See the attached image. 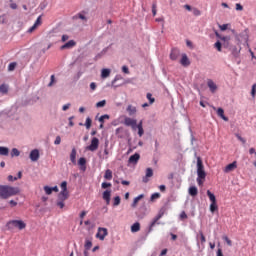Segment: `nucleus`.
Masks as SVG:
<instances>
[{"mask_svg":"<svg viewBox=\"0 0 256 256\" xmlns=\"http://www.w3.org/2000/svg\"><path fill=\"white\" fill-rule=\"evenodd\" d=\"M197 183L201 187L203 183H205V177H207V173H205V166L203 165V160L201 158H197Z\"/></svg>","mask_w":256,"mask_h":256,"instance_id":"nucleus-1","label":"nucleus"},{"mask_svg":"<svg viewBox=\"0 0 256 256\" xmlns=\"http://www.w3.org/2000/svg\"><path fill=\"white\" fill-rule=\"evenodd\" d=\"M27 227V224L23 222V220H10L6 224V228L9 231H13V229H19L20 231L25 229Z\"/></svg>","mask_w":256,"mask_h":256,"instance_id":"nucleus-2","label":"nucleus"},{"mask_svg":"<svg viewBox=\"0 0 256 256\" xmlns=\"http://www.w3.org/2000/svg\"><path fill=\"white\" fill-rule=\"evenodd\" d=\"M208 197L210 199V212L217 213L219 211V206L217 205V198L214 193H208Z\"/></svg>","mask_w":256,"mask_h":256,"instance_id":"nucleus-3","label":"nucleus"},{"mask_svg":"<svg viewBox=\"0 0 256 256\" xmlns=\"http://www.w3.org/2000/svg\"><path fill=\"white\" fill-rule=\"evenodd\" d=\"M69 199V193H59L57 196L56 205L60 209H63L65 207V201Z\"/></svg>","mask_w":256,"mask_h":256,"instance_id":"nucleus-4","label":"nucleus"},{"mask_svg":"<svg viewBox=\"0 0 256 256\" xmlns=\"http://www.w3.org/2000/svg\"><path fill=\"white\" fill-rule=\"evenodd\" d=\"M88 151H97L99 149V138L93 137L91 140V144L86 148Z\"/></svg>","mask_w":256,"mask_h":256,"instance_id":"nucleus-5","label":"nucleus"},{"mask_svg":"<svg viewBox=\"0 0 256 256\" xmlns=\"http://www.w3.org/2000/svg\"><path fill=\"white\" fill-rule=\"evenodd\" d=\"M107 235H109L107 228H98V232L96 234L97 239H100V241H105V237H107Z\"/></svg>","mask_w":256,"mask_h":256,"instance_id":"nucleus-6","label":"nucleus"},{"mask_svg":"<svg viewBox=\"0 0 256 256\" xmlns=\"http://www.w3.org/2000/svg\"><path fill=\"white\" fill-rule=\"evenodd\" d=\"M41 201H42L44 207H46L48 209V211H51L52 207L49 206V203L50 204L53 203V200H51L49 198V193H47L46 195L42 196Z\"/></svg>","mask_w":256,"mask_h":256,"instance_id":"nucleus-7","label":"nucleus"},{"mask_svg":"<svg viewBox=\"0 0 256 256\" xmlns=\"http://www.w3.org/2000/svg\"><path fill=\"white\" fill-rule=\"evenodd\" d=\"M124 124L127 127H132V129H137V120L133 118H129V117L125 118Z\"/></svg>","mask_w":256,"mask_h":256,"instance_id":"nucleus-8","label":"nucleus"},{"mask_svg":"<svg viewBox=\"0 0 256 256\" xmlns=\"http://www.w3.org/2000/svg\"><path fill=\"white\" fill-rule=\"evenodd\" d=\"M0 193H17V190L11 186L0 185Z\"/></svg>","mask_w":256,"mask_h":256,"instance_id":"nucleus-9","label":"nucleus"},{"mask_svg":"<svg viewBox=\"0 0 256 256\" xmlns=\"http://www.w3.org/2000/svg\"><path fill=\"white\" fill-rule=\"evenodd\" d=\"M76 45H77V42H75V40H69L68 42H66L64 45L60 47V50L65 51V49H73V47H75Z\"/></svg>","mask_w":256,"mask_h":256,"instance_id":"nucleus-10","label":"nucleus"},{"mask_svg":"<svg viewBox=\"0 0 256 256\" xmlns=\"http://www.w3.org/2000/svg\"><path fill=\"white\" fill-rule=\"evenodd\" d=\"M179 55H181V51L177 48H173L170 53V59L172 61H177V59H179Z\"/></svg>","mask_w":256,"mask_h":256,"instance_id":"nucleus-11","label":"nucleus"},{"mask_svg":"<svg viewBox=\"0 0 256 256\" xmlns=\"http://www.w3.org/2000/svg\"><path fill=\"white\" fill-rule=\"evenodd\" d=\"M139 159H141V155H139V153H135L132 156H130L128 163L132 165H137V163L139 162Z\"/></svg>","mask_w":256,"mask_h":256,"instance_id":"nucleus-12","label":"nucleus"},{"mask_svg":"<svg viewBox=\"0 0 256 256\" xmlns=\"http://www.w3.org/2000/svg\"><path fill=\"white\" fill-rule=\"evenodd\" d=\"M70 161L73 163V165H77V149L75 148H72L70 153Z\"/></svg>","mask_w":256,"mask_h":256,"instance_id":"nucleus-13","label":"nucleus"},{"mask_svg":"<svg viewBox=\"0 0 256 256\" xmlns=\"http://www.w3.org/2000/svg\"><path fill=\"white\" fill-rule=\"evenodd\" d=\"M237 167V162L234 161L230 164H228L225 169H224V172L225 173H231V171H235V168Z\"/></svg>","mask_w":256,"mask_h":256,"instance_id":"nucleus-14","label":"nucleus"},{"mask_svg":"<svg viewBox=\"0 0 256 256\" xmlns=\"http://www.w3.org/2000/svg\"><path fill=\"white\" fill-rule=\"evenodd\" d=\"M30 159L31 161H39V150L34 149L30 152Z\"/></svg>","mask_w":256,"mask_h":256,"instance_id":"nucleus-15","label":"nucleus"},{"mask_svg":"<svg viewBox=\"0 0 256 256\" xmlns=\"http://www.w3.org/2000/svg\"><path fill=\"white\" fill-rule=\"evenodd\" d=\"M180 63H181V65H183V67H189V65H191V62L189 61L187 54H182Z\"/></svg>","mask_w":256,"mask_h":256,"instance_id":"nucleus-16","label":"nucleus"},{"mask_svg":"<svg viewBox=\"0 0 256 256\" xmlns=\"http://www.w3.org/2000/svg\"><path fill=\"white\" fill-rule=\"evenodd\" d=\"M207 85L211 91V93H215V91H217V84H215V82L211 79H209L207 81Z\"/></svg>","mask_w":256,"mask_h":256,"instance_id":"nucleus-17","label":"nucleus"},{"mask_svg":"<svg viewBox=\"0 0 256 256\" xmlns=\"http://www.w3.org/2000/svg\"><path fill=\"white\" fill-rule=\"evenodd\" d=\"M217 115H218V117H221V119H223V121H229V118L226 117L225 110H223V108L217 109Z\"/></svg>","mask_w":256,"mask_h":256,"instance_id":"nucleus-18","label":"nucleus"},{"mask_svg":"<svg viewBox=\"0 0 256 256\" xmlns=\"http://www.w3.org/2000/svg\"><path fill=\"white\" fill-rule=\"evenodd\" d=\"M163 216L157 214L155 216V218L153 219V221L151 222L150 224V227H149V231H153V228L155 227V225H157V221H159V219H161Z\"/></svg>","mask_w":256,"mask_h":256,"instance_id":"nucleus-19","label":"nucleus"},{"mask_svg":"<svg viewBox=\"0 0 256 256\" xmlns=\"http://www.w3.org/2000/svg\"><path fill=\"white\" fill-rule=\"evenodd\" d=\"M44 191H45V193H53V191L55 193H58L59 192V188L57 186H54V187L45 186L44 187Z\"/></svg>","mask_w":256,"mask_h":256,"instance_id":"nucleus-20","label":"nucleus"},{"mask_svg":"<svg viewBox=\"0 0 256 256\" xmlns=\"http://www.w3.org/2000/svg\"><path fill=\"white\" fill-rule=\"evenodd\" d=\"M138 231H141V224L136 222L131 226V233H138Z\"/></svg>","mask_w":256,"mask_h":256,"instance_id":"nucleus-21","label":"nucleus"},{"mask_svg":"<svg viewBox=\"0 0 256 256\" xmlns=\"http://www.w3.org/2000/svg\"><path fill=\"white\" fill-rule=\"evenodd\" d=\"M126 111L130 116L135 115V113H137V108L133 105H128Z\"/></svg>","mask_w":256,"mask_h":256,"instance_id":"nucleus-22","label":"nucleus"},{"mask_svg":"<svg viewBox=\"0 0 256 256\" xmlns=\"http://www.w3.org/2000/svg\"><path fill=\"white\" fill-rule=\"evenodd\" d=\"M104 179L111 181V179H113V171L107 169L104 174Z\"/></svg>","mask_w":256,"mask_h":256,"instance_id":"nucleus-23","label":"nucleus"},{"mask_svg":"<svg viewBox=\"0 0 256 256\" xmlns=\"http://www.w3.org/2000/svg\"><path fill=\"white\" fill-rule=\"evenodd\" d=\"M110 75H111V70L107 68L102 69V72H101L102 79H107V77H109Z\"/></svg>","mask_w":256,"mask_h":256,"instance_id":"nucleus-24","label":"nucleus"},{"mask_svg":"<svg viewBox=\"0 0 256 256\" xmlns=\"http://www.w3.org/2000/svg\"><path fill=\"white\" fill-rule=\"evenodd\" d=\"M136 129H138L139 137H143V133H145L143 130V122H140L138 125L136 124Z\"/></svg>","mask_w":256,"mask_h":256,"instance_id":"nucleus-25","label":"nucleus"},{"mask_svg":"<svg viewBox=\"0 0 256 256\" xmlns=\"http://www.w3.org/2000/svg\"><path fill=\"white\" fill-rule=\"evenodd\" d=\"M0 155L7 157L9 155V148L0 146Z\"/></svg>","mask_w":256,"mask_h":256,"instance_id":"nucleus-26","label":"nucleus"},{"mask_svg":"<svg viewBox=\"0 0 256 256\" xmlns=\"http://www.w3.org/2000/svg\"><path fill=\"white\" fill-rule=\"evenodd\" d=\"M23 177V173L21 171L18 172V177H13V175L8 176V181H17V179H21Z\"/></svg>","mask_w":256,"mask_h":256,"instance_id":"nucleus-27","label":"nucleus"},{"mask_svg":"<svg viewBox=\"0 0 256 256\" xmlns=\"http://www.w3.org/2000/svg\"><path fill=\"white\" fill-rule=\"evenodd\" d=\"M144 195L140 194L139 196H137L136 198H134L133 203H132V207H137V203H139V201H141V199H143Z\"/></svg>","mask_w":256,"mask_h":256,"instance_id":"nucleus-28","label":"nucleus"},{"mask_svg":"<svg viewBox=\"0 0 256 256\" xmlns=\"http://www.w3.org/2000/svg\"><path fill=\"white\" fill-rule=\"evenodd\" d=\"M0 93H2L3 95H6V93H9V86L2 84L0 86Z\"/></svg>","mask_w":256,"mask_h":256,"instance_id":"nucleus-29","label":"nucleus"},{"mask_svg":"<svg viewBox=\"0 0 256 256\" xmlns=\"http://www.w3.org/2000/svg\"><path fill=\"white\" fill-rule=\"evenodd\" d=\"M103 199L109 205L111 203V193H103Z\"/></svg>","mask_w":256,"mask_h":256,"instance_id":"nucleus-30","label":"nucleus"},{"mask_svg":"<svg viewBox=\"0 0 256 256\" xmlns=\"http://www.w3.org/2000/svg\"><path fill=\"white\" fill-rule=\"evenodd\" d=\"M84 247H85V251H89V249L93 247V242H91V240L89 239H86Z\"/></svg>","mask_w":256,"mask_h":256,"instance_id":"nucleus-31","label":"nucleus"},{"mask_svg":"<svg viewBox=\"0 0 256 256\" xmlns=\"http://www.w3.org/2000/svg\"><path fill=\"white\" fill-rule=\"evenodd\" d=\"M84 13H85V12H83V13H78L76 16H74V19H81L82 21H87V17L85 16Z\"/></svg>","mask_w":256,"mask_h":256,"instance_id":"nucleus-32","label":"nucleus"},{"mask_svg":"<svg viewBox=\"0 0 256 256\" xmlns=\"http://www.w3.org/2000/svg\"><path fill=\"white\" fill-rule=\"evenodd\" d=\"M120 204H121V197L115 196V197H114V200H113V205H114V207H117V206H119Z\"/></svg>","mask_w":256,"mask_h":256,"instance_id":"nucleus-33","label":"nucleus"},{"mask_svg":"<svg viewBox=\"0 0 256 256\" xmlns=\"http://www.w3.org/2000/svg\"><path fill=\"white\" fill-rule=\"evenodd\" d=\"M146 97H147V99H148L150 105H153V104L155 103V98H153V94L147 93V94H146Z\"/></svg>","mask_w":256,"mask_h":256,"instance_id":"nucleus-34","label":"nucleus"},{"mask_svg":"<svg viewBox=\"0 0 256 256\" xmlns=\"http://www.w3.org/2000/svg\"><path fill=\"white\" fill-rule=\"evenodd\" d=\"M92 123H93V120H91L90 117H87V118H86V122H85V127H86V129H91Z\"/></svg>","mask_w":256,"mask_h":256,"instance_id":"nucleus-35","label":"nucleus"},{"mask_svg":"<svg viewBox=\"0 0 256 256\" xmlns=\"http://www.w3.org/2000/svg\"><path fill=\"white\" fill-rule=\"evenodd\" d=\"M19 155H21V152H19V150L17 148H13L11 151V156L12 157H19Z\"/></svg>","mask_w":256,"mask_h":256,"instance_id":"nucleus-36","label":"nucleus"},{"mask_svg":"<svg viewBox=\"0 0 256 256\" xmlns=\"http://www.w3.org/2000/svg\"><path fill=\"white\" fill-rule=\"evenodd\" d=\"M87 164V160L85 158H80L78 160V165H80V167H85V165Z\"/></svg>","mask_w":256,"mask_h":256,"instance_id":"nucleus-37","label":"nucleus"},{"mask_svg":"<svg viewBox=\"0 0 256 256\" xmlns=\"http://www.w3.org/2000/svg\"><path fill=\"white\" fill-rule=\"evenodd\" d=\"M109 143L105 142V149H104V155H106L105 159H109V157L107 155H109Z\"/></svg>","mask_w":256,"mask_h":256,"instance_id":"nucleus-38","label":"nucleus"},{"mask_svg":"<svg viewBox=\"0 0 256 256\" xmlns=\"http://www.w3.org/2000/svg\"><path fill=\"white\" fill-rule=\"evenodd\" d=\"M161 197V194H159V193H154V194H152L151 195V197H150V201H155L156 199H159Z\"/></svg>","mask_w":256,"mask_h":256,"instance_id":"nucleus-39","label":"nucleus"},{"mask_svg":"<svg viewBox=\"0 0 256 256\" xmlns=\"http://www.w3.org/2000/svg\"><path fill=\"white\" fill-rule=\"evenodd\" d=\"M105 105H107V101L106 100H102V101L96 103V107L97 108L105 107Z\"/></svg>","mask_w":256,"mask_h":256,"instance_id":"nucleus-40","label":"nucleus"},{"mask_svg":"<svg viewBox=\"0 0 256 256\" xmlns=\"http://www.w3.org/2000/svg\"><path fill=\"white\" fill-rule=\"evenodd\" d=\"M165 213H167V207L163 206L159 212L158 215H160L161 217H163V215H165Z\"/></svg>","mask_w":256,"mask_h":256,"instance_id":"nucleus-41","label":"nucleus"},{"mask_svg":"<svg viewBox=\"0 0 256 256\" xmlns=\"http://www.w3.org/2000/svg\"><path fill=\"white\" fill-rule=\"evenodd\" d=\"M60 187L62 189V193H65V191H67V181H63Z\"/></svg>","mask_w":256,"mask_h":256,"instance_id":"nucleus-42","label":"nucleus"},{"mask_svg":"<svg viewBox=\"0 0 256 256\" xmlns=\"http://www.w3.org/2000/svg\"><path fill=\"white\" fill-rule=\"evenodd\" d=\"M152 15L155 17L157 15V3L152 4Z\"/></svg>","mask_w":256,"mask_h":256,"instance_id":"nucleus-43","label":"nucleus"},{"mask_svg":"<svg viewBox=\"0 0 256 256\" xmlns=\"http://www.w3.org/2000/svg\"><path fill=\"white\" fill-rule=\"evenodd\" d=\"M15 67H17V63L12 62V63L9 64L8 70L15 71Z\"/></svg>","mask_w":256,"mask_h":256,"instance_id":"nucleus-44","label":"nucleus"},{"mask_svg":"<svg viewBox=\"0 0 256 256\" xmlns=\"http://www.w3.org/2000/svg\"><path fill=\"white\" fill-rule=\"evenodd\" d=\"M146 177H153V169L151 168L146 169Z\"/></svg>","mask_w":256,"mask_h":256,"instance_id":"nucleus-45","label":"nucleus"},{"mask_svg":"<svg viewBox=\"0 0 256 256\" xmlns=\"http://www.w3.org/2000/svg\"><path fill=\"white\" fill-rule=\"evenodd\" d=\"M105 119H109V115H108V114L102 115V116L99 118V122H100V123H105Z\"/></svg>","mask_w":256,"mask_h":256,"instance_id":"nucleus-46","label":"nucleus"},{"mask_svg":"<svg viewBox=\"0 0 256 256\" xmlns=\"http://www.w3.org/2000/svg\"><path fill=\"white\" fill-rule=\"evenodd\" d=\"M193 15H195V17H199V15H201V10L197 9V8H193Z\"/></svg>","mask_w":256,"mask_h":256,"instance_id":"nucleus-47","label":"nucleus"},{"mask_svg":"<svg viewBox=\"0 0 256 256\" xmlns=\"http://www.w3.org/2000/svg\"><path fill=\"white\" fill-rule=\"evenodd\" d=\"M255 95H256V84H253L252 90H251V96L253 97V99H255Z\"/></svg>","mask_w":256,"mask_h":256,"instance_id":"nucleus-48","label":"nucleus"},{"mask_svg":"<svg viewBox=\"0 0 256 256\" xmlns=\"http://www.w3.org/2000/svg\"><path fill=\"white\" fill-rule=\"evenodd\" d=\"M11 195H13V193H0L2 199H7V197H11Z\"/></svg>","mask_w":256,"mask_h":256,"instance_id":"nucleus-49","label":"nucleus"},{"mask_svg":"<svg viewBox=\"0 0 256 256\" xmlns=\"http://www.w3.org/2000/svg\"><path fill=\"white\" fill-rule=\"evenodd\" d=\"M236 137H237L238 141H241V143H243V144L247 143V140H245V138L241 137V135L236 134Z\"/></svg>","mask_w":256,"mask_h":256,"instance_id":"nucleus-50","label":"nucleus"},{"mask_svg":"<svg viewBox=\"0 0 256 256\" xmlns=\"http://www.w3.org/2000/svg\"><path fill=\"white\" fill-rule=\"evenodd\" d=\"M229 27V24H223V25H220L219 26V29L221 30V31H227V28Z\"/></svg>","mask_w":256,"mask_h":256,"instance_id":"nucleus-51","label":"nucleus"},{"mask_svg":"<svg viewBox=\"0 0 256 256\" xmlns=\"http://www.w3.org/2000/svg\"><path fill=\"white\" fill-rule=\"evenodd\" d=\"M54 145H61V136H57L55 141H54Z\"/></svg>","mask_w":256,"mask_h":256,"instance_id":"nucleus-52","label":"nucleus"},{"mask_svg":"<svg viewBox=\"0 0 256 256\" xmlns=\"http://www.w3.org/2000/svg\"><path fill=\"white\" fill-rule=\"evenodd\" d=\"M200 241L202 244L207 241V239L205 238V235H203V232H200Z\"/></svg>","mask_w":256,"mask_h":256,"instance_id":"nucleus-53","label":"nucleus"},{"mask_svg":"<svg viewBox=\"0 0 256 256\" xmlns=\"http://www.w3.org/2000/svg\"><path fill=\"white\" fill-rule=\"evenodd\" d=\"M214 47H216L217 51H221V42L217 41V42L214 44Z\"/></svg>","mask_w":256,"mask_h":256,"instance_id":"nucleus-54","label":"nucleus"},{"mask_svg":"<svg viewBox=\"0 0 256 256\" xmlns=\"http://www.w3.org/2000/svg\"><path fill=\"white\" fill-rule=\"evenodd\" d=\"M180 219H181V221H183V219H187V213H185V211L181 212Z\"/></svg>","mask_w":256,"mask_h":256,"instance_id":"nucleus-55","label":"nucleus"},{"mask_svg":"<svg viewBox=\"0 0 256 256\" xmlns=\"http://www.w3.org/2000/svg\"><path fill=\"white\" fill-rule=\"evenodd\" d=\"M34 25H36L37 27H39V25H41V16H39V17L36 19Z\"/></svg>","mask_w":256,"mask_h":256,"instance_id":"nucleus-56","label":"nucleus"},{"mask_svg":"<svg viewBox=\"0 0 256 256\" xmlns=\"http://www.w3.org/2000/svg\"><path fill=\"white\" fill-rule=\"evenodd\" d=\"M189 193H197V187H195V186L190 187Z\"/></svg>","mask_w":256,"mask_h":256,"instance_id":"nucleus-57","label":"nucleus"},{"mask_svg":"<svg viewBox=\"0 0 256 256\" xmlns=\"http://www.w3.org/2000/svg\"><path fill=\"white\" fill-rule=\"evenodd\" d=\"M36 29H37V26L33 24V26L28 29V33H33V31H35Z\"/></svg>","mask_w":256,"mask_h":256,"instance_id":"nucleus-58","label":"nucleus"},{"mask_svg":"<svg viewBox=\"0 0 256 256\" xmlns=\"http://www.w3.org/2000/svg\"><path fill=\"white\" fill-rule=\"evenodd\" d=\"M61 41L62 43H65V41H69V35H63Z\"/></svg>","mask_w":256,"mask_h":256,"instance_id":"nucleus-59","label":"nucleus"},{"mask_svg":"<svg viewBox=\"0 0 256 256\" xmlns=\"http://www.w3.org/2000/svg\"><path fill=\"white\" fill-rule=\"evenodd\" d=\"M236 11H243V5L237 3L236 4Z\"/></svg>","mask_w":256,"mask_h":256,"instance_id":"nucleus-60","label":"nucleus"},{"mask_svg":"<svg viewBox=\"0 0 256 256\" xmlns=\"http://www.w3.org/2000/svg\"><path fill=\"white\" fill-rule=\"evenodd\" d=\"M224 241H226L227 245H229V246L231 247L232 242H231V240L229 239V237L225 236V237H224Z\"/></svg>","mask_w":256,"mask_h":256,"instance_id":"nucleus-61","label":"nucleus"},{"mask_svg":"<svg viewBox=\"0 0 256 256\" xmlns=\"http://www.w3.org/2000/svg\"><path fill=\"white\" fill-rule=\"evenodd\" d=\"M10 206L11 207H17V201H15V200H10Z\"/></svg>","mask_w":256,"mask_h":256,"instance_id":"nucleus-62","label":"nucleus"},{"mask_svg":"<svg viewBox=\"0 0 256 256\" xmlns=\"http://www.w3.org/2000/svg\"><path fill=\"white\" fill-rule=\"evenodd\" d=\"M69 107H71V104H65L63 107H62V111H67V109H69Z\"/></svg>","mask_w":256,"mask_h":256,"instance_id":"nucleus-63","label":"nucleus"},{"mask_svg":"<svg viewBox=\"0 0 256 256\" xmlns=\"http://www.w3.org/2000/svg\"><path fill=\"white\" fill-rule=\"evenodd\" d=\"M123 73L129 74V68L127 66L122 67Z\"/></svg>","mask_w":256,"mask_h":256,"instance_id":"nucleus-64","label":"nucleus"}]
</instances>
